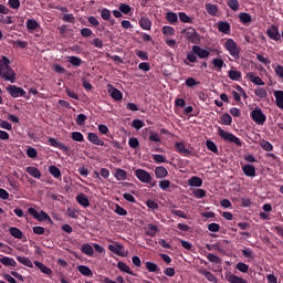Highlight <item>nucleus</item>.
Wrapping results in <instances>:
<instances>
[{"instance_id":"2","label":"nucleus","mask_w":283,"mask_h":283,"mask_svg":"<svg viewBox=\"0 0 283 283\" xmlns=\"http://www.w3.org/2000/svg\"><path fill=\"white\" fill-rule=\"evenodd\" d=\"M218 134L222 140H226V143H233L237 147H242V140L238 136L233 135V133H229L222 129V127H218Z\"/></svg>"},{"instance_id":"56","label":"nucleus","mask_w":283,"mask_h":283,"mask_svg":"<svg viewBox=\"0 0 283 283\" xmlns=\"http://www.w3.org/2000/svg\"><path fill=\"white\" fill-rule=\"evenodd\" d=\"M179 19L181 23H193V19L189 18L185 12H179Z\"/></svg>"},{"instance_id":"26","label":"nucleus","mask_w":283,"mask_h":283,"mask_svg":"<svg viewBox=\"0 0 283 283\" xmlns=\"http://www.w3.org/2000/svg\"><path fill=\"white\" fill-rule=\"evenodd\" d=\"M145 268L147 269V271L149 273H160V268L158 266V264L154 263V262H149L147 261L145 263Z\"/></svg>"},{"instance_id":"46","label":"nucleus","mask_w":283,"mask_h":283,"mask_svg":"<svg viewBox=\"0 0 283 283\" xmlns=\"http://www.w3.org/2000/svg\"><path fill=\"white\" fill-rule=\"evenodd\" d=\"M260 147H262V149H264V151H273V144L265 139H262L260 142Z\"/></svg>"},{"instance_id":"52","label":"nucleus","mask_w":283,"mask_h":283,"mask_svg":"<svg viewBox=\"0 0 283 283\" xmlns=\"http://www.w3.org/2000/svg\"><path fill=\"white\" fill-rule=\"evenodd\" d=\"M49 172L51 176H54L55 178H61V169L56 166H50L49 167Z\"/></svg>"},{"instance_id":"9","label":"nucleus","mask_w":283,"mask_h":283,"mask_svg":"<svg viewBox=\"0 0 283 283\" xmlns=\"http://www.w3.org/2000/svg\"><path fill=\"white\" fill-rule=\"evenodd\" d=\"M224 280L229 283H249L244 277L238 276L231 272L224 274Z\"/></svg>"},{"instance_id":"64","label":"nucleus","mask_w":283,"mask_h":283,"mask_svg":"<svg viewBox=\"0 0 283 283\" xmlns=\"http://www.w3.org/2000/svg\"><path fill=\"white\" fill-rule=\"evenodd\" d=\"M274 72L276 74V76H279V78H283V66L277 64V65H273Z\"/></svg>"},{"instance_id":"17","label":"nucleus","mask_w":283,"mask_h":283,"mask_svg":"<svg viewBox=\"0 0 283 283\" xmlns=\"http://www.w3.org/2000/svg\"><path fill=\"white\" fill-rule=\"evenodd\" d=\"M217 28L220 32H222V34L231 33V24H229L227 21L219 22Z\"/></svg>"},{"instance_id":"62","label":"nucleus","mask_w":283,"mask_h":283,"mask_svg":"<svg viewBox=\"0 0 283 283\" xmlns=\"http://www.w3.org/2000/svg\"><path fill=\"white\" fill-rule=\"evenodd\" d=\"M27 156H28L29 158H36V156H39V153L36 151V148H34V147H29V148L27 149Z\"/></svg>"},{"instance_id":"27","label":"nucleus","mask_w":283,"mask_h":283,"mask_svg":"<svg viewBox=\"0 0 283 283\" xmlns=\"http://www.w3.org/2000/svg\"><path fill=\"white\" fill-rule=\"evenodd\" d=\"M35 266L41 271V273H44L45 275H52V269L48 268L45 264L35 261Z\"/></svg>"},{"instance_id":"34","label":"nucleus","mask_w":283,"mask_h":283,"mask_svg":"<svg viewBox=\"0 0 283 283\" xmlns=\"http://www.w3.org/2000/svg\"><path fill=\"white\" fill-rule=\"evenodd\" d=\"M166 20L168 21V23L174 25L175 23H178V14H176L172 11H169L166 13Z\"/></svg>"},{"instance_id":"18","label":"nucleus","mask_w":283,"mask_h":283,"mask_svg":"<svg viewBox=\"0 0 283 283\" xmlns=\"http://www.w3.org/2000/svg\"><path fill=\"white\" fill-rule=\"evenodd\" d=\"M241 253L243 258H247L249 262H253L255 260V254L253 253V250H251V248H243L241 250Z\"/></svg>"},{"instance_id":"49","label":"nucleus","mask_w":283,"mask_h":283,"mask_svg":"<svg viewBox=\"0 0 283 283\" xmlns=\"http://www.w3.org/2000/svg\"><path fill=\"white\" fill-rule=\"evenodd\" d=\"M62 21H64V23H76V18L72 13H64Z\"/></svg>"},{"instance_id":"8","label":"nucleus","mask_w":283,"mask_h":283,"mask_svg":"<svg viewBox=\"0 0 283 283\" xmlns=\"http://www.w3.org/2000/svg\"><path fill=\"white\" fill-rule=\"evenodd\" d=\"M266 34L272 41H282V34H280V29L276 25H271V28L268 29Z\"/></svg>"},{"instance_id":"60","label":"nucleus","mask_w":283,"mask_h":283,"mask_svg":"<svg viewBox=\"0 0 283 283\" xmlns=\"http://www.w3.org/2000/svg\"><path fill=\"white\" fill-rule=\"evenodd\" d=\"M185 84L187 87H196V85H200V82L196 81V78H193V77H188L185 81Z\"/></svg>"},{"instance_id":"4","label":"nucleus","mask_w":283,"mask_h":283,"mask_svg":"<svg viewBox=\"0 0 283 283\" xmlns=\"http://www.w3.org/2000/svg\"><path fill=\"white\" fill-rule=\"evenodd\" d=\"M182 33L185 34L189 43H193L195 45H198V43H200V33L196 31L193 28L185 29Z\"/></svg>"},{"instance_id":"31","label":"nucleus","mask_w":283,"mask_h":283,"mask_svg":"<svg viewBox=\"0 0 283 283\" xmlns=\"http://www.w3.org/2000/svg\"><path fill=\"white\" fill-rule=\"evenodd\" d=\"M117 269H119V271H123V273H127L128 275H134V272H132V269H129L127 263H125L123 261H119L117 263Z\"/></svg>"},{"instance_id":"30","label":"nucleus","mask_w":283,"mask_h":283,"mask_svg":"<svg viewBox=\"0 0 283 283\" xmlns=\"http://www.w3.org/2000/svg\"><path fill=\"white\" fill-rule=\"evenodd\" d=\"M67 61L71 65H73V67H81V65L83 64V60L75 55L69 56Z\"/></svg>"},{"instance_id":"3","label":"nucleus","mask_w":283,"mask_h":283,"mask_svg":"<svg viewBox=\"0 0 283 283\" xmlns=\"http://www.w3.org/2000/svg\"><path fill=\"white\" fill-rule=\"evenodd\" d=\"M223 46L229 52L230 56H233L235 59V61L240 59V52L242 51V49H240L235 40L228 39Z\"/></svg>"},{"instance_id":"58","label":"nucleus","mask_w":283,"mask_h":283,"mask_svg":"<svg viewBox=\"0 0 283 283\" xmlns=\"http://www.w3.org/2000/svg\"><path fill=\"white\" fill-rule=\"evenodd\" d=\"M101 17L104 21H109L112 19V11L109 9H102Z\"/></svg>"},{"instance_id":"35","label":"nucleus","mask_w":283,"mask_h":283,"mask_svg":"<svg viewBox=\"0 0 283 283\" xmlns=\"http://www.w3.org/2000/svg\"><path fill=\"white\" fill-rule=\"evenodd\" d=\"M38 28H39V22H36V20L34 19L27 20V29L30 32H34V30H38Z\"/></svg>"},{"instance_id":"22","label":"nucleus","mask_w":283,"mask_h":283,"mask_svg":"<svg viewBox=\"0 0 283 283\" xmlns=\"http://www.w3.org/2000/svg\"><path fill=\"white\" fill-rule=\"evenodd\" d=\"M139 25L142 30H151V20L148 17H143L139 20Z\"/></svg>"},{"instance_id":"32","label":"nucleus","mask_w":283,"mask_h":283,"mask_svg":"<svg viewBox=\"0 0 283 283\" xmlns=\"http://www.w3.org/2000/svg\"><path fill=\"white\" fill-rule=\"evenodd\" d=\"M81 251L84 253V255H94V248L90 243H84L81 248Z\"/></svg>"},{"instance_id":"44","label":"nucleus","mask_w":283,"mask_h":283,"mask_svg":"<svg viewBox=\"0 0 283 283\" xmlns=\"http://www.w3.org/2000/svg\"><path fill=\"white\" fill-rule=\"evenodd\" d=\"M254 94L258 96V98H266V96H269V93H266V88L264 87L255 88Z\"/></svg>"},{"instance_id":"61","label":"nucleus","mask_w":283,"mask_h":283,"mask_svg":"<svg viewBox=\"0 0 283 283\" xmlns=\"http://www.w3.org/2000/svg\"><path fill=\"white\" fill-rule=\"evenodd\" d=\"M237 269H238V271H240L241 273H249V265H247V263L239 262V263L237 264Z\"/></svg>"},{"instance_id":"24","label":"nucleus","mask_w":283,"mask_h":283,"mask_svg":"<svg viewBox=\"0 0 283 283\" xmlns=\"http://www.w3.org/2000/svg\"><path fill=\"white\" fill-rule=\"evenodd\" d=\"M242 169H243V174L249 178H253V176H255V167L253 165H249V164L244 165Z\"/></svg>"},{"instance_id":"53","label":"nucleus","mask_w":283,"mask_h":283,"mask_svg":"<svg viewBox=\"0 0 283 283\" xmlns=\"http://www.w3.org/2000/svg\"><path fill=\"white\" fill-rule=\"evenodd\" d=\"M118 10L122 12V14H129L133 9L129 7V4L120 3Z\"/></svg>"},{"instance_id":"11","label":"nucleus","mask_w":283,"mask_h":283,"mask_svg":"<svg viewBox=\"0 0 283 283\" xmlns=\"http://www.w3.org/2000/svg\"><path fill=\"white\" fill-rule=\"evenodd\" d=\"M108 250L112 253H115V255H119L120 258H127V252L123 251V245L122 244H109Z\"/></svg>"},{"instance_id":"38","label":"nucleus","mask_w":283,"mask_h":283,"mask_svg":"<svg viewBox=\"0 0 283 283\" xmlns=\"http://www.w3.org/2000/svg\"><path fill=\"white\" fill-rule=\"evenodd\" d=\"M27 172L29 176H32L33 178H40L41 177V170L36 167H28Z\"/></svg>"},{"instance_id":"37","label":"nucleus","mask_w":283,"mask_h":283,"mask_svg":"<svg viewBox=\"0 0 283 283\" xmlns=\"http://www.w3.org/2000/svg\"><path fill=\"white\" fill-rule=\"evenodd\" d=\"M212 65L214 70H222L227 64H224V60L221 57H217L212 60Z\"/></svg>"},{"instance_id":"14","label":"nucleus","mask_w":283,"mask_h":283,"mask_svg":"<svg viewBox=\"0 0 283 283\" xmlns=\"http://www.w3.org/2000/svg\"><path fill=\"white\" fill-rule=\"evenodd\" d=\"M245 78L253 83L254 85H264V81L260 78V76L255 75L254 72H249L245 75Z\"/></svg>"},{"instance_id":"19","label":"nucleus","mask_w":283,"mask_h":283,"mask_svg":"<svg viewBox=\"0 0 283 283\" xmlns=\"http://www.w3.org/2000/svg\"><path fill=\"white\" fill-rule=\"evenodd\" d=\"M199 273L201 275H203V277H206V280H208V282L218 283V277L216 276V274H213L207 270H200Z\"/></svg>"},{"instance_id":"45","label":"nucleus","mask_w":283,"mask_h":283,"mask_svg":"<svg viewBox=\"0 0 283 283\" xmlns=\"http://www.w3.org/2000/svg\"><path fill=\"white\" fill-rule=\"evenodd\" d=\"M72 140H75L76 143H83L85 140V137L83 136V133L81 132H73L71 134Z\"/></svg>"},{"instance_id":"25","label":"nucleus","mask_w":283,"mask_h":283,"mask_svg":"<svg viewBox=\"0 0 283 283\" xmlns=\"http://www.w3.org/2000/svg\"><path fill=\"white\" fill-rule=\"evenodd\" d=\"M76 201L78 202V205H81V207H90V199H87V196H85V193L77 195Z\"/></svg>"},{"instance_id":"20","label":"nucleus","mask_w":283,"mask_h":283,"mask_svg":"<svg viewBox=\"0 0 283 283\" xmlns=\"http://www.w3.org/2000/svg\"><path fill=\"white\" fill-rule=\"evenodd\" d=\"M9 233H10V235H12V238H15V240L23 239V231H21V229L17 228V227H11L9 229Z\"/></svg>"},{"instance_id":"36","label":"nucleus","mask_w":283,"mask_h":283,"mask_svg":"<svg viewBox=\"0 0 283 283\" xmlns=\"http://www.w3.org/2000/svg\"><path fill=\"white\" fill-rule=\"evenodd\" d=\"M231 123H233V117H231V115H229V113L221 115V117H220L221 125H231Z\"/></svg>"},{"instance_id":"40","label":"nucleus","mask_w":283,"mask_h":283,"mask_svg":"<svg viewBox=\"0 0 283 283\" xmlns=\"http://www.w3.org/2000/svg\"><path fill=\"white\" fill-rule=\"evenodd\" d=\"M161 32L164 36H174V34H176V29L169 25H165L163 27Z\"/></svg>"},{"instance_id":"55","label":"nucleus","mask_w":283,"mask_h":283,"mask_svg":"<svg viewBox=\"0 0 283 283\" xmlns=\"http://www.w3.org/2000/svg\"><path fill=\"white\" fill-rule=\"evenodd\" d=\"M206 146H207V149L212 151V154H218V146L216 145V143H213L211 140H207Z\"/></svg>"},{"instance_id":"13","label":"nucleus","mask_w":283,"mask_h":283,"mask_svg":"<svg viewBox=\"0 0 283 283\" xmlns=\"http://www.w3.org/2000/svg\"><path fill=\"white\" fill-rule=\"evenodd\" d=\"M87 140L93 145H97L98 147L105 146V142H103V139H99L98 135H96L95 133H88Z\"/></svg>"},{"instance_id":"10","label":"nucleus","mask_w":283,"mask_h":283,"mask_svg":"<svg viewBox=\"0 0 283 283\" xmlns=\"http://www.w3.org/2000/svg\"><path fill=\"white\" fill-rule=\"evenodd\" d=\"M49 145H51V147H55L56 149H61V151H70V147L65 146L63 143L57 142L56 138L54 137H50L49 138Z\"/></svg>"},{"instance_id":"54","label":"nucleus","mask_w":283,"mask_h":283,"mask_svg":"<svg viewBox=\"0 0 283 283\" xmlns=\"http://www.w3.org/2000/svg\"><path fill=\"white\" fill-rule=\"evenodd\" d=\"M187 61L189 63H198V55L196 52H193V49L187 54Z\"/></svg>"},{"instance_id":"21","label":"nucleus","mask_w":283,"mask_h":283,"mask_svg":"<svg viewBox=\"0 0 283 283\" xmlns=\"http://www.w3.org/2000/svg\"><path fill=\"white\" fill-rule=\"evenodd\" d=\"M275 105L279 109H283V91H274Z\"/></svg>"},{"instance_id":"59","label":"nucleus","mask_w":283,"mask_h":283,"mask_svg":"<svg viewBox=\"0 0 283 283\" xmlns=\"http://www.w3.org/2000/svg\"><path fill=\"white\" fill-rule=\"evenodd\" d=\"M135 176H136V178H151V175H149V172H147L143 169H137L135 171Z\"/></svg>"},{"instance_id":"50","label":"nucleus","mask_w":283,"mask_h":283,"mask_svg":"<svg viewBox=\"0 0 283 283\" xmlns=\"http://www.w3.org/2000/svg\"><path fill=\"white\" fill-rule=\"evenodd\" d=\"M239 20L241 21V23L247 24V23H251L252 18H251V14L243 12L239 14Z\"/></svg>"},{"instance_id":"7","label":"nucleus","mask_w":283,"mask_h":283,"mask_svg":"<svg viewBox=\"0 0 283 283\" xmlns=\"http://www.w3.org/2000/svg\"><path fill=\"white\" fill-rule=\"evenodd\" d=\"M175 148L177 149L178 154H180V156H193L192 150H189V148H187V146L182 142L175 143Z\"/></svg>"},{"instance_id":"1","label":"nucleus","mask_w":283,"mask_h":283,"mask_svg":"<svg viewBox=\"0 0 283 283\" xmlns=\"http://www.w3.org/2000/svg\"><path fill=\"white\" fill-rule=\"evenodd\" d=\"M0 76L10 83H14L17 81V73L12 67H10V59L7 56H2L0 60Z\"/></svg>"},{"instance_id":"33","label":"nucleus","mask_w":283,"mask_h":283,"mask_svg":"<svg viewBox=\"0 0 283 283\" xmlns=\"http://www.w3.org/2000/svg\"><path fill=\"white\" fill-rule=\"evenodd\" d=\"M118 188L123 191H132V193H136V191H134V184L132 182H119Z\"/></svg>"},{"instance_id":"23","label":"nucleus","mask_w":283,"mask_h":283,"mask_svg":"<svg viewBox=\"0 0 283 283\" xmlns=\"http://www.w3.org/2000/svg\"><path fill=\"white\" fill-rule=\"evenodd\" d=\"M77 271H78V273L84 275V277H92L94 275L92 270L88 266H86V265H78L77 266Z\"/></svg>"},{"instance_id":"6","label":"nucleus","mask_w":283,"mask_h":283,"mask_svg":"<svg viewBox=\"0 0 283 283\" xmlns=\"http://www.w3.org/2000/svg\"><path fill=\"white\" fill-rule=\"evenodd\" d=\"M7 92L10 94V96H12V98H25V90L17 86V85H9L7 87Z\"/></svg>"},{"instance_id":"43","label":"nucleus","mask_w":283,"mask_h":283,"mask_svg":"<svg viewBox=\"0 0 283 283\" xmlns=\"http://www.w3.org/2000/svg\"><path fill=\"white\" fill-rule=\"evenodd\" d=\"M227 6L233 12H238V10H240V2L238 0H228Z\"/></svg>"},{"instance_id":"51","label":"nucleus","mask_w":283,"mask_h":283,"mask_svg":"<svg viewBox=\"0 0 283 283\" xmlns=\"http://www.w3.org/2000/svg\"><path fill=\"white\" fill-rule=\"evenodd\" d=\"M188 185L189 187H202V178H190Z\"/></svg>"},{"instance_id":"29","label":"nucleus","mask_w":283,"mask_h":283,"mask_svg":"<svg viewBox=\"0 0 283 283\" xmlns=\"http://www.w3.org/2000/svg\"><path fill=\"white\" fill-rule=\"evenodd\" d=\"M1 264H3V266H17V261H14V259L10 258V256H2L0 259Z\"/></svg>"},{"instance_id":"39","label":"nucleus","mask_w":283,"mask_h":283,"mask_svg":"<svg viewBox=\"0 0 283 283\" xmlns=\"http://www.w3.org/2000/svg\"><path fill=\"white\" fill-rule=\"evenodd\" d=\"M155 174L157 176V178H167V168L159 166L155 169Z\"/></svg>"},{"instance_id":"47","label":"nucleus","mask_w":283,"mask_h":283,"mask_svg":"<svg viewBox=\"0 0 283 283\" xmlns=\"http://www.w3.org/2000/svg\"><path fill=\"white\" fill-rule=\"evenodd\" d=\"M139 180L140 182L146 185L149 189H151V187H156V179L154 178H139Z\"/></svg>"},{"instance_id":"57","label":"nucleus","mask_w":283,"mask_h":283,"mask_svg":"<svg viewBox=\"0 0 283 283\" xmlns=\"http://www.w3.org/2000/svg\"><path fill=\"white\" fill-rule=\"evenodd\" d=\"M87 120V115L85 114H80L77 115L75 123L76 125H78L80 127H82V125H85V122Z\"/></svg>"},{"instance_id":"42","label":"nucleus","mask_w":283,"mask_h":283,"mask_svg":"<svg viewBox=\"0 0 283 283\" xmlns=\"http://www.w3.org/2000/svg\"><path fill=\"white\" fill-rule=\"evenodd\" d=\"M206 10H207L208 14H211V17H216V14H218V6L217 4L208 3V4H206Z\"/></svg>"},{"instance_id":"41","label":"nucleus","mask_w":283,"mask_h":283,"mask_svg":"<svg viewBox=\"0 0 283 283\" xmlns=\"http://www.w3.org/2000/svg\"><path fill=\"white\" fill-rule=\"evenodd\" d=\"M207 260L209 262H212V264H222V259H220V256H218L213 253H208L207 254Z\"/></svg>"},{"instance_id":"15","label":"nucleus","mask_w":283,"mask_h":283,"mask_svg":"<svg viewBox=\"0 0 283 283\" xmlns=\"http://www.w3.org/2000/svg\"><path fill=\"white\" fill-rule=\"evenodd\" d=\"M108 94L113 98V101H123V92L114 86L109 87Z\"/></svg>"},{"instance_id":"5","label":"nucleus","mask_w":283,"mask_h":283,"mask_svg":"<svg viewBox=\"0 0 283 283\" xmlns=\"http://www.w3.org/2000/svg\"><path fill=\"white\" fill-rule=\"evenodd\" d=\"M250 117L256 125H264L266 123V115L262 112V108L255 107L251 113Z\"/></svg>"},{"instance_id":"12","label":"nucleus","mask_w":283,"mask_h":283,"mask_svg":"<svg viewBox=\"0 0 283 283\" xmlns=\"http://www.w3.org/2000/svg\"><path fill=\"white\" fill-rule=\"evenodd\" d=\"M192 52H195V54H197V56L199 59H208L209 54H211V52H209L206 49L200 48L199 45H193Z\"/></svg>"},{"instance_id":"63","label":"nucleus","mask_w":283,"mask_h":283,"mask_svg":"<svg viewBox=\"0 0 283 283\" xmlns=\"http://www.w3.org/2000/svg\"><path fill=\"white\" fill-rule=\"evenodd\" d=\"M148 140H150V143H160V135H158V133L150 132Z\"/></svg>"},{"instance_id":"16","label":"nucleus","mask_w":283,"mask_h":283,"mask_svg":"<svg viewBox=\"0 0 283 283\" xmlns=\"http://www.w3.org/2000/svg\"><path fill=\"white\" fill-rule=\"evenodd\" d=\"M158 226H155L153 223H148L145 227V233L146 235H149V238H156V234L158 233Z\"/></svg>"},{"instance_id":"48","label":"nucleus","mask_w":283,"mask_h":283,"mask_svg":"<svg viewBox=\"0 0 283 283\" xmlns=\"http://www.w3.org/2000/svg\"><path fill=\"white\" fill-rule=\"evenodd\" d=\"M229 78H231V81H240V78H242V73L240 71L230 70Z\"/></svg>"},{"instance_id":"28","label":"nucleus","mask_w":283,"mask_h":283,"mask_svg":"<svg viewBox=\"0 0 283 283\" xmlns=\"http://www.w3.org/2000/svg\"><path fill=\"white\" fill-rule=\"evenodd\" d=\"M17 260L23 266H28V269H34V265L32 264V260H30V258H28V256H17Z\"/></svg>"}]
</instances>
